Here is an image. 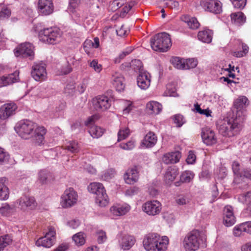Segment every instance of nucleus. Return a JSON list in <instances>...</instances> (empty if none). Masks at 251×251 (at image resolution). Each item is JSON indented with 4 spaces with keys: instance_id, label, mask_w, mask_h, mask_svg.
<instances>
[{
    "instance_id": "nucleus-1",
    "label": "nucleus",
    "mask_w": 251,
    "mask_h": 251,
    "mask_svg": "<svg viewBox=\"0 0 251 251\" xmlns=\"http://www.w3.org/2000/svg\"><path fill=\"white\" fill-rule=\"evenodd\" d=\"M249 104L248 99L245 96H240L234 102L236 109L235 117L225 119L219 127V131L225 136L231 137L238 134L241 130L245 120V108Z\"/></svg>"
},
{
    "instance_id": "nucleus-2",
    "label": "nucleus",
    "mask_w": 251,
    "mask_h": 251,
    "mask_svg": "<svg viewBox=\"0 0 251 251\" xmlns=\"http://www.w3.org/2000/svg\"><path fill=\"white\" fill-rule=\"evenodd\" d=\"M15 130L20 137L25 139L33 136L36 144L40 145L44 143V135L46 130L43 126H38L34 123L29 120H23L18 123Z\"/></svg>"
},
{
    "instance_id": "nucleus-3",
    "label": "nucleus",
    "mask_w": 251,
    "mask_h": 251,
    "mask_svg": "<svg viewBox=\"0 0 251 251\" xmlns=\"http://www.w3.org/2000/svg\"><path fill=\"white\" fill-rule=\"evenodd\" d=\"M143 244L146 251H166L169 239L165 236L161 237L156 233H150L145 236Z\"/></svg>"
},
{
    "instance_id": "nucleus-4",
    "label": "nucleus",
    "mask_w": 251,
    "mask_h": 251,
    "mask_svg": "<svg viewBox=\"0 0 251 251\" xmlns=\"http://www.w3.org/2000/svg\"><path fill=\"white\" fill-rule=\"evenodd\" d=\"M205 240L204 234L198 230H194L185 236L182 246L185 251H197Z\"/></svg>"
},
{
    "instance_id": "nucleus-5",
    "label": "nucleus",
    "mask_w": 251,
    "mask_h": 251,
    "mask_svg": "<svg viewBox=\"0 0 251 251\" xmlns=\"http://www.w3.org/2000/svg\"><path fill=\"white\" fill-rule=\"evenodd\" d=\"M151 45L153 50L159 52L167 51L172 46L170 36L166 32H161L151 38Z\"/></svg>"
},
{
    "instance_id": "nucleus-6",
    "label": "nucleus",
    "mask_w": 251,
    "mask_h": 251,
    "mask_svg": "<svg viewBox=\"0 0 251 251\" xmlns=\"http://www.w3.org/2000/svg\"><path fill=\"white\" fill-rule=\"evenodd\" d=\"M60 37V31L55 27L44 28L39 33L40 40L50 44H56L59 41Z\"/></svg>"
},
{
    "instance_id": "nucleus-7",
    "label": "nucleus",
    "mask_w": 251,
    "mask_h": 251,
    "mask_svg": "<svg viewBox=\"0 0 251 251\" xmlns=\"http://www.w3.org/2000/svg\"><path fill=\"white\" fill-rule=\"evenodd\" d=\"M134 71L138 73L137 77V84L142 90H147L151 85V75L144 70L142 64H136L133 67Z\"/></svg>"
},
{
    "instance_id": "nucleus-8",
    "label": "nucleus",
    "mask_w": 251,
    "mask_h": 251,
    "mask_svg": "<svg viewBox=\"0 0 251 251\" xmlns=\"http://www.w3.org/2000/svg\"><path fill=\"white\" fill-rule=\"evenodd\" d=\"M78 200L77 192L71 187L66 189L61 197L60 204L63 208L75 205Z\"/></svg>"
},
{
    "instance_id": "nucleus-9",
    "label": "nucleus",
    "mask_w": 251,
    "mask_h": 251,
    "mask_svg": "<svg viewBox=\"0 0 251 251\" xmlns=\"http://www.w3.org/2000/svg\"><path fill=\"white\" fill-rule=\"evenodd\" d=\"M16 57L21 58H29L32 60L34 57V47L30 43L25 42L21 44L14 50Z\"/></svg>"
},
{
    "instance_id": "nucleus-10",
    "label": "nucleus",
    "mask_w": 251,
    "mask_h": 251,
    "mask_svg": "<svg viewBox=\"0 0 251 251\" xmlns=\"http://www.w3.org/2000/svg\"><path fill=\"white\" fill-rule=\"evenodd\" d=\"M56 238V230L53 227H49L48 231L45 236L39 238L36 241V245L38 247L50 248L55 243Z\"/></svg>"
},
{
    "instance_id": "nucleus-11",
    "label": "nucleus",
    "mask_w": 251,
    "mask_h": 251,
    "mask_svg": "<svg viewBox=\"0 0 251 251\" xmlns=\"http://www.w3.org/2000/svg\"><path fill=\"white\" fill-rule=\"evenodd\" d=\"M143 211L149 216L158 215L162 210V204L158 201H149L144 203L142 206Z\"/></svg>"
},
{
    "instance_id": "nucleus-12",
    "label": "nucleus",
    "mask_w": 251,
    "mask_h": 251,
    "mask_svg": "<svg viewBox=\"0 0 251 251\" xmlns=\"http://www.w3.org/2000/svg\"><path fill=\"white\" fill-rule=\"evenodd\" d=\"M19 208L24 211L33 210L36 207L37 203L34 198L23 196L16 201Z\"/></svg>"
},
{
    "instance_id": "nucleus-13",
    "label": "nucleus",
    "mask_w": 251,
    "mask_h": 251,
    "mask_svg": "<svg viewBox=\"0 0 251 251\" xmlns=\"http://www.w3.org/2000/svg\"><path fill=\"white\" fill-rule=\"evenodd\" d=\"M93 104L94 108L99 111L108 109L111 106L110 99L105 96H98L93 99Z\"/></svg>"
},
{
    "instance_id": "nucleus-14",
    "label": "nucleus",
    "mask_w": 251,
    "mask_h": 251,
    "mask_svg": "<svg viewBox=\"0 0 251 251\" xmlns=\"http://www.w3.org/2000/svg\"><path fill=\"white\" fill-rule=\"evenodd\" d=\"M201 136L203 142L207 146H212L217 142V137L215 132L209 127L202 129Z\"/></svg>"
},
{
    "instance_id": "nucleus-15",
    "label": "nucleus",
    "mask_w": 251,
    "mask_h": 251,
    "mask_svg": "<svg viewBox=\"0 0 251 251\" xmlns=\"http://www.w3.org/2000/svg\"><path fill=\"white\" fill-rule=\"evenodd\" d=\"M130 208V206L126 203H115L110 207L109 212L113 217L122 216L128 212Z\"/></svg>"
},
{
    "instance_id": "nucleus-16",
    "label": "nucleus",
    "mask_w": 251,
    "mask_h": 251,
    "mask_svg": "<svg viewBox=\"0 0 251 251\" xmlns=\"http://www.w3.org/2000/svg\"><path fill=\"white\" fill-rule=\"evenodd\" d=\"M117 238L120 246L124 250H129L135 243L134 237L129 235L118 234Z\"/></svg>"
},
{
    "instance_id": "nucleus-17",
    "label": "nucleus",
    "mask_w": 251,
    "mask_h": 251,
    "mask_svg": "<svg viewBox=\"0 0 251 251\" xmlns=\"http://www.w3.org/2000/svg\"><path fill=\"white\" fill-rule=\"evenodd\" d=\"M43 64H35L31 72L32 76L36 81L44 80L47 78L46 68Z\"/></svg>"
},
{
    "instance_id": "nucleus-18",
    "label": "nucleus",
    "mask_w": 251,
    "mask_h": 251,
    "mask_svg": "<svg viewBox=\"0 0 251 251\" xmlns=\"http://www.w3.org/2000/svg\"><path fill=\"white\" fill-rule=\"evenodd\" d=\"M201 5L207 11L219 13L222 11L220 2L218 0H201Z\"/></svg>"
},
{
    "instance_id": "nucleus-19",
    "label": "nucleus",
    "mask_w": 251,
    "mask_h": 251,
    "mask_svg": "<svg viewBox=\"0 0 251 251\" xmlns=\"http://www.w3.org/2000/svg\"><path fill=\"white\" fill-rule=\"evenodd\" d=\"M38 8L39 13L43 15L51 14L54 9L52 0H39Z\"/></svg>"
},
{
    "instance_id": "nucleus-20",
    "label": "nucleus",
    "mask_w": 251,
    "mask_h": 251,
    "mask_svg": "<svg viewBox=\"0 0 251 251\" xmlns=\"http://www.w3.org/2000/svg\"><path fill=\"white\" fill-rule=\"evenodd\" d=\"M19 72L16 71L13 73L0 76V88L6 87L18 82Z\"/></svg>"
},
{
    "instance_id": "nucleus-21",
    "label": "nucleus",
    "mask_w": 251,
    "mask_h": 251,
    "mask_svg": "<svg viewBox=\"0 0 251 251\" xmlns=\"http://www.w3.org/2000/svg\"><path fill=\"white\" fill-rule=\"evenodd\" d=\"M17 106L14 102L5 103L0 108V118L2 120L7 119L15 114Z\"/></svg>"
},
{
    "instance_id": "nucleus-22",
    "label": "nucleus",
    "mask_w": 251,
    "mask_h": 251,
    "mask_svg": "<svg viewBox=\"0 0 251 251\" xmlns=\"http://www.w3.org/2000/svg\"><path fill=\"white\" fill-rule=\"evenodd\" d=\"M236 222L235 217L233 214V208L230 206H226L224 210L223 223L226 226H230Z\"/></svg>"
},
{
    "instance_id": "nucleus-23",
    "label": "nucleus",
    "mask_w": 251,
    "mask_h": 251,
    "mask_svg": "<svg viewBox=\"0 0 251 251\" xmlns=\"http://www.w3.org/2000/svg\"><path fill=\"white\" fill-rule=\"evenodd\" d=\"M112 83L116 90L123 91L125 88V78L121 74L116 73L112 76Z\"/></svg>"
},
{
    "instance_id": "nucleus-24",
    "label": "nucleus",
    "mask_w": 251,
    "mask_h": 251,
    "mask_svg": "<svg viewBox=\"0 0 251 251\" xmlns=\"http://www.w3.org/2000/svg\"><path fill=\"white\" fill-rule=\"evenodd\" d=\"M139 178V172L136 168H132L127 170L124 175V180L126 183L132 184L136 182Z\"/></svg>"
},
{
    "instance_id": "nucleus-25",
    "label": "nucleus",
    "mask_w": 251,
    "mask_h": 251,
    "mask_svg": "<svg viewBox=\"0 0 251 251\" xmlns=\"http://www.w3.org/2000/svg\"><path fill=\"white\" fill-rule=\"evenodd\" d=\"M213 35L212 30L204 28L198 33V39L205 43L209 44L211 42Z\"/></svg>"
},
{
    "instance_id": "nucleus-26",
    "label": "nucleus",
    "mask_w": 251,
    "mask_h": 251,
    "mask_svg": "<svg viewBox=\"0 0 251 251\" xmlns=\"http://www.w3.org/2000/svg\"><path fill=\"white\" fill-rule=\"evenodd\" d=\"M157 137L154 132H149L144 137L142 145L147 148H151L155 146L157 143Z\"/></svg>"
},
{
    "instance_id": "nucleus-27",
    "label": "nucleus",
    "mask_w": 251,
    "mask_h": 251,
    "mask_svg": "<svg viewBox=\"0 0 251 251\" xmlns=\"http://www.w3.org/2000/svg\"><path fill=\"white\" fill-rule=\"evenodd\" d=\"M180 157L179 152H169L164 154L162 160L166 164L176 163L179 161Z\"/></svg>"
},
{
    "instance_id": "nucleus-28",
    "label": "nucleus",
    "mask_w": 251,
    "mask_h": 251,
    "mask_svg": "<svg viewBox=\"0 0 251 251\" xmlns=\"http://www.w3.org/2000/svg\"><path fill=\"white\" fill-rule=\"evenodd\" d=\"M146 109L150 114L157 115L162 111V106L157 101H151L147 103Z\"/></svg>"
},
{
    "instance_id": "nucleus-29",
    "label": "nucleus",
    "mask_w": 251,
    "mask_h": 251,
    "mask_svg": "<svg viewBox=\"0 0 251 251\" xmlns=\"http://www.w3.org/2000/svg\"><path fill=\"white\" fill-rule=\"evenodd\" d=\"M7 179L5 177H0V200H6L9 198V191L6 186Z\"/></svg>"
},
{
    "instance_id": "nucleus-30",
    "label": "nucleus",
    "mask_w": 251,
    "mask_h": 251,
    "mask_svg": "<svg viewBox=\"0 0 251 251\" xmlns=\"http://www.w3.org/2000/svg\"><path fill=\"white\" fill-rule=\"evenodd\" d=\"M88 190L96 196L106 191L102 183L96 182L91 183L88 186Z\"/></svg>"
},
{
    "instance_id": "nucleus-31",
    "label": "nucleus",
    "mask_w": 251,
    "mask_h": 251,
    "mask_svg": "<svg viewBox=\"0 0 251 251\" xmlns=\"http://www.w3.org/2000/svg\"><path fill=\"white\" fill-rule=\"evenodd\" d=\"M178 175V172L176 168L169 167L165 174L164 181L167 184H170L175 180Z\"/></svg>"
},
{
    "instance_id": "nucleus-32",
    "label": "nucleus",
    "mask_w": 251,
    "mask_h": 251,
    "mask_svg": "<svg viewBox=\"0 0 251 251\" xmlns=\"http://www.w3.org/2000/svg\"><path fill=\"white\" fill-rule=\"evenodd\" d=\"M53 179L52 174L48 170H42L38 173V180L42 184H46Z\"/></svg>"
},
{
    "instance_id": "nucleus-33",
    "label": "nucleus",
    "mask_w": 251,
    "mask_h": 251,
    "mask_svg": "<svg viewBox=\"0 0 251 251\" xmlns=\"http://www.w3.org/2000/svg\"><path fill=\"white\" fill-rule=\"evenodd\" d=\"M182 21L186 23L188 26L192 29H196L199 27L200 24L195 17H191L188 15H184L181 17Z\"/></svg>"
},
{
    "instance_id": "nucleus-34",
    "label": "nucleus",
    "mask_w": 251,
    "mask_h": 251,
    "mask_svg": "<svg viewBox=\"0 0 251 251\" xmlns=\"http://www.w3.org/2000/svg\"><path fill=\"white\" fill-rule=\"evenodd\" d=\"M95 202L97 205L100 207H105L108 205L109 200L106 191L96 196Z\"/></svg>"
},
{
    "instance_id": "nucleus-35",
    "label": "nucleus",
    "mask_w": 251,
    "mask_h": 251,
    "mask_svg": "<svg viewBox=\"0 0 251 251\" xmlns=\"http://www.w3.org/2000/svg\"><path fill=\"white\" fill-rule=\"evenodd\" d=\"M230 16L232 22L237 25H241L246 21V17L241 12L232 13Z\"/></svg>"
},
{
    "instance_id": "nucleus-36",
    "label": "nucleus",
    "mask_w": 251,
    "mask_h": 251,
    "mask_svg": "<svg viewBox=\"0 0 251 251\" xmlns=\"http://www.w3.org/2000/svg\"><path fill=\"white\" fill-rule=\"evenodd\" d=\"M88 132L93 138H98L103 135L104 129L100 126L92 125L89 127Z\"/></svg>"
},
{
    "instance_id": "nucleus-37",
    "label": "nucleus",
    "mask_w": 251,
    "mask_h": 251,
    "mask_svg": "<svg viewBox=\"0 0 251 251\" xmlns=\"http://www.w3.org/2000/svg\"><path fill=\"white\" fill-rule=\"evenodd\" d=\"M86 234L82 232H78L72 237L73 241L77 246H81L84 245L86 242Z\"/></svg>"
},
{
    "instance_id": "nucleus-38",
    "label": "nucleus",
    "mask_w": 251,
    "mask_h": 251,
    "mask_svg": "<svg viewBox=\"0 0 251 251\" xmlns=\"http://www.w3.org/2000/svg\"><path fill=\"white\" fill-rule=\"evenodd\" d=\"M14 210V206H11L7 203L2 204L0 207V215L3 216H9Z\"/></svg>"
},
{
    "instance_id": "nucleus-39",
    "label": "nucleus",
    "mask_w": 251,
    "mask_h": 251,
    "mask_svg": "<svg viewBox=\"0 0 251 251\" xmlns=\"http://www.w3.org/2000/svg\"><path fill=\"white\" fill-rule=\"evenodd\" d=\"M170 63H195L198 62L197 58H182L178 56H172L170 59Z\"/></svg>"
},
{
    "instance_id": "nucleus-40",
    "label": "nucleus",
    "mask_w": 251,
    "mask_h": 251,
    "mask_svg": "<svg viewBox=\"0 0 251 251\" xmlns=\"http://www.w3.org/2000/svg\"><path fill=\"white\" fill-rule=\"evenodd\" d=\"M75 84V83L74 80L68 82L64 88V93L68 95L73 96L74 95L76 92Z\"/></svg>"
},
{
    "instance_id": "nucleus-41",
    "label": "nucleus",
    "mask_w": 251,
    "mask_h": 251,
    "mask_svg": "<svg viewBox=\"0 0 251 251\" xmlns=\"http://www.w3.org/2000/svg\"><path fill=\"white\" fill-rule=\"evenodd\" d=\"M194 174L191 171H185L182 173L180 176V180L184 183H188L191 181L194 177Z\"/></svg>"
},
{
    "instance_id": "nucleus-42",
    "label": "nucleus",
    "mask_w": 251,
    "mask_h": 251,
    "mask_svg": "<svg viewBox=\"0 0 251 251\" xmlns=\"http://www.w3.org/2000/svg\"><path fill=\"white\" fill-rule=\"evenodd\" d=\"M130 130L128 127H122L118 133V141L125 139L129 136Z\"/></svg>"
},
{
    "instance_id": "nucleus-43",
    "label": "nucleus",
    "mask_w": 251,
    "mask_h": 251,
    "mask_svg": "<svg viewBox=\"0 0 251 251\" xmlns=\"http://www.w3.org/2000/svg\"><path fill=\"white\" fill-rule=\"evenodd\" d=\"M11 239L8 235L0 237V251L4 250V249L9 245L11 242Z\"/></svg>"
},
{
    "instance_id": "nucleus-44",
    "label": "nucleus",
    "mask_w": 251,
    "mask_h": 251,
    "mask_svg": "<svg viewBox=\"0 0 251 251\" xmlns=\"http://www.w3.org/2000/svg\"><path fill=\"white\" fill-rule=\"evenodd\" d=\"M174 67L178 70H185L196 67L197 64H173Z\"/></svg>"
},
{
    "instance_id": "nucleus-45",
    "label": "nucleus",
    "mask_w": 251,
    "mask_h": 251,
    "mask_svg": "<svg viewBox=\"0 0 251 251\" xmlns=\"http://www.w3.org/2000/svg\"><path fill=\"white\" fill-rule=\"evenodd\" d=\"M232 170L234 174L236 175V177L235 178L234 181L238 183V179L239 177H242V175L240 174V164L237 161H234L232 163Z\"/></svg>"
},
{
    "instance_id": "nucleus-46",
    "label": "nucleus",
    "mask_w": 251,
    "mask_h": 251,
    "mask_svg": "<svg viewBox=\"0 0 251 251\" xmlns=\"http://www.w3.org/2000/svg\"><path fill=\"white\" fill-rule=\"evenodd\" d=\"M242 51H234L232 53V55L236 57H241L245 55L249 51V47L244 43H242Z\"/></svg>"
},
{
    "instance_id": "nucleus-47",
    "label": "nucleus",
    "mask_w": 251,
    "mask_h": 251,
    "mask_svg": "<svg viewBox=\"0 0 251 251\" xmlns=\"http://www.w3.org/2000/svg\"><path fill=\"white\" fill-rule=\"evenodd\" d=\"M66 149L72 153H76L79 151V147L77 142L72 141L68 143Z\"/></svg>"
},
{
    "instance_id": "nucleus-48",
    "label": "nucleus",
    "mask_w": 251,
    "mask_h": 251,
    "mask_svg": "<svg viewBox=\"0 0 251 251\" xmlns=\"http://www.w3.org/2000/svg\"><path fill=\"white\" fill-rule=\"evenodd\" d=\"M135 146V141L131 140L127 143H122L120 144V147L125 150H131Z\"/></svg>"
},
{
    "instance_id": "nucleus-49",
    "label": "nucleus",
    "mask_w": 251,
    "mask_h": 251,
    "mask_svg": "<svg viewBox=\"0 0 251 251\" xmlns=\"http://www.w3.org/2000/svg\"><path fill=\"white\" fill-rule=\"evenodd\" d=\"M173 120L177 127H181L185 122L183 116L180 114H176L174 116Z\"/></svg>"
},
{
    "instance_id": "nucleus-50",
    "label": "nucleus",
    "mask_w": 251,
    "mask_h": 251,
    "mask_svg": "<svg viewBox=\"0 0 251 251\" xmlns=\"http://www.w3.org/2000/svg\"><path fill=\"white\" fill-rule=\"evenodd\" d=\"M162 218L167 223L172 224L174 222L175 216L173 213L166 211L162 213Z\"/></svg>"
},
{
    "instance_id": "nucleus-51",
    "label": "nucleus",
    "mask_w": 251,
    "mask_h": 251,
    "mask_svg": "<svg viewBox=\"0 0 251 251\" xmlns=\"http://www.w3.org/2000/svg\"><path fill=\"white\" fill-rule=\"evenodd\" d=\"M72 71V67L70 64H64L61 67V70H58L57 74L58 75H66L70 73Z\"/></svg>"
},
{
    "instance_id": "nucleus-52",
    "label": "nucleus",
    "mask_w": 251,
    "mask_h": 251,
    "mask_svg": "<svg viewBox=\"0 0 251 251\" xmlns=\"http://www.w3.org/2000/svg\"><path fill=\"white\" fill-rule=\"evenodd\" d=\"M97 241L99 244L103 243L107 239V236L105 231L100 230L97 232Z\"/></svg>"
},
{
    "instance_id": "nucleus-53",
    "label": "nucleus",
    "mask_w": 251,
    "mask_h": 251,
    "mask_svg": "<svg viewBox=\"0 0 251 251\" xmlns=\"http://www.w3.org/2000/svg\"><path fill=\"white\" fill-rule=\"evenodd\" d=\"M123 104L125 107L123 109V112L124 114H128L132 110L133 106L132 102L128 100H124Z\"/></svg>"
},
{
    "instance_id": "nucleus-54",
    "label": "nucleus",
    "mask_w": 251,
    "mask_h": 251,
    "mask_svg": "<svg viewBox=\"0 0 251 251\" xmlns=\"http://www.w3.org/2000/svg\"><path fill=\"white\" fill-rule=\"evenodd\" d=\"M139 192V189L137 187H131L125 191V195L127 197H132L137 195Z\"/></svg>"
},
{
    "instance_id": "nucleus-55",
    "label": "nucleus",
    "mask_w": 251,
    "mask_h": 251,
    "mask_svg": "<svg viewBox=\"0 0 251 251\" xmlns=\"http://www.w3.org/2000/svg\"><path fill=\"white\" fill-rule=\"evenodd\" d=\"M91 45H92V41L91 40H86L83 44V49L88 55L91 53L93 49Z\"/></svg>"
},
{
    "instance_id": "nucleus-56",
    "label": "nucleus",
    "mask_w": 251,
    "mask_h": 251,
    "mask_svg": "<svg viewBox=\"0 0 251 251\" xmlns=\"http://www.w3.org/2000/svg\"><path fill=\"white\" fill-rule=\"evenodd\" d=\"M115 171L113 169H109L105 171L101 176L102 179L105 180H109L114 177L115 175Z\"/></svg>"
},
{
    "instance_id": "nucleus-57",
    "label": "nucleus",
    "mask_w": 251,
    "mask_h": 251,
    "mask_svg": "<svg viewBox=\"0 0 251 251\" xmlns=\"http://www.w3.org/2000/svg\"><path fill=\"white\" fill-rule=\"evenodd\" d=\"M8 153L5 151L4 149L0 147V164L7 162L8 160Z\"/></svg>"
},
{
    "instance_id": "nucleus-58",
    "label": "nucleus",
    "mask_w": 251,
    "mask_h": 251,
    "mask_svg": "<svg viewBox=\"0 0 251 251\" xmlns=\"http://www.w3.org/2000/svg\"><path fill=\"white\" fill-rule=\"evenodd\" d=\"M133 49L132 47H129L126 48L124 51H123L119 56L118 58H116L115 59V62H120L122 61V60L124 58V57L127 55L131 53Z\"/></svg>"
},
{
    "instance_id": "nucleus-59",
    "label": "nucleus",
    "mask_w": 251,
    "mask_h": 251,
    "mask_svg": "<svg viewBox=\"0 0 251 251\" xmlns=\"http://www.w3.org/2000/svg\"><path fill=\"white\" fill-rule=\"evenodd\" d=\"M234 7L243 9L246 5L247 0H230Z\"/></svg>"
},
{
    "instance_id": "nucleus-60",
    "label": "nucleus",
    "mask_w": 251,
    "mask_h": 251,
    "mask_svg": "<svg viewBox=\"0 0 251 251\" xmlns=\"http://www.w3.org/2000/svg\"><path fill=\"white\" fill-rule=\"evenodd\" d=\"M80 3V0H70L69 9L73 13L75 11Z\"/></svg>"
},
{
    "instance_id": "nucleus-61",
    "label": "nucleus",
    "mask_w": 251,
    "mask_h": 251,
    "mask_svg": "<svg viewBox=\"0 0 251 251\" xmlns=\"http://www.w3.org/2000/svg\"><path fill=\"white\" fill-rule=\"evenodd\" d=\"M238 199L242 202H250L251 201V191L241 195Z\"/></svg>"
},
{
    "instance_id": "nucleus-62",
    "label": "nucleus",
    "mask_w": 251,
    "mask_h": 251,
    "mask_svg": "<svg viewBox=\"0 0 251 251\" xmlns=\"http://www.w3.org/2000/svg\"><path fill=\"white\" fill-rule=\"evenodd\" d=\"M242 227L241 224L236 226L233 229V235L236 237H240L243 235L244 231L242 229Z\"/></svg>"
},
{
    "instance_id": "nucleus-63",
    "label": "nucleus",
    "mask_w": 251,
    "mask_h": 251,
    "mask_svg": "<svg viewBox=\"0 0 251 251\" xmlns=\"http://www.w3.org/2000/svg\"><path fill=\"white\" fill-rule=\"evenodd\" d=\"M124 4V0H115L110 4L113 10H116L120 8Z\"/></svg>"
},
{
    "instance_id": "nucleus-64",
    "label": "nucleus",
    "mask_w": 251,
    "mask_h": 251,
    "mask_svg": "<svg viewBox=\"0 0 251 251\" xmlns=\"http://www.w3.org/2000/svg\"><path fill=\"white\" fill-rule=\"evenodd\" d=\"M244 232L251 234V222H247L241 224Z\"/></svg>"
}]
</instances>
